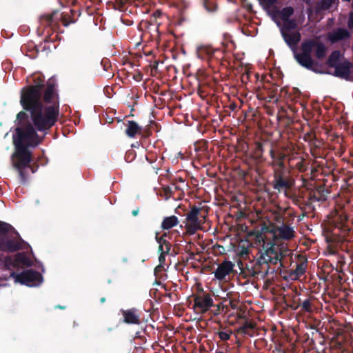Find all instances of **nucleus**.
Returning a JSON list of instances; mask_svg holds the SVG:
<instances>
[{
  "instance_id": "obj_33",
  "label": "nucleus",
  "mask_w": 353,
  "mask_h": 353,
  "mask_svg": "<svg viewBox=\"0 0 353 353\" xmlns=\"http://www.w3.org/2000/svg\"><path fill=\"white\" fill-rule=\"evenodd\" d=\"M40 24L44 27L53 28L56 24L54 20V15L51 14L41 16L40 18Z\"/></svg>"
},
{
  "instance_id": "obj_40",
  "label": "nucleus",
  "mask_w": 353,
  "mask_h": 353,
  "mask_svg": "<svg viewBox=\"0 0 353 353\" xmlns=\"http://www.w3.org/2000/svg\"><path fill=\"white\" fill-rule=\"evenodd\" d=\"M216 334L221 341H226L230 339L232 332L231 330H221L219 331Z\"/></svg>"
},
{
  "instance_id": "obj_41",
  "label": "nucleus",
  "mask_w": 353,
  "mask_h": 353,
  "mask_svg": "<svg viewBox=\"0 0 353 353\" xmlns=\"http://www.w3.org/2000/svg\"><path fill=\"white\" fill-rule=\"evenodd\" d=\"M136 157V152L134 150H128L125 154V160L128 163L132 162Z\"/></svg>"
},
{
  "instance_id": "obj_12",
  "label": "nucleus",
  "mask_w": 353,
  "mask_h": 353,
  "mask_svg": "<svg viewBox=\"0 0 353 353\" xmlns=\"http://www.w3.org/2000/svg\"><path fill=\"white\" fill-rule=\"evenodd\" d=\"M10 277L14 279L16 283H19L29 287L39 285L43 281L42 275L39 272L32 269L24 270L19 274L12 272Z\"/></svg>"
},
{
  "instance_id": "obj_54",
  "label": "nucleus",
  "mask_w": 353,
  "mask_h": 353,
  "mask_svg": "<svg viewBox=\"0 0 353 353\" xmlns=\"http://www.w3.org/2000/svg\"><path fill=\"white\" fill-rule=\"evenodd\" d=\"M117 3L121 8H123L128 0H116Z\"/></svg>"
},
{
  "instance_id": "obj_62",
  "label": "nucleus",
  "mask_w": 353,
  "mask_h": 353,
  "mask_svg": "<svg viewBox=\"0 0 353 353\" xmlns=\"http://www.w3.org/2000/svg\"><path fill=\"white\" fill-rule=\"evenodd\" d=\"M139 212V208H137V209H135V210H132V214L133 216H137V215H138Z\"/></svg>"
},
{
  "instance_id": "obj_22",
  "label": "nucleus",
  "mask_w": 353,
  "mask_h": 353,
  "mask_svg": "<svg viewBox=\"0 0 353 353\" xmlns=\"http://www.w3.org/2000/svg\"><path fill=\"white\" fill-rule=\"evenodd\" d=\"M125 134L130 138H134L137 134H142V128L134 121H128L126 123Z\"/></svg>"
},
{
  "instance_id": "obj_46",
  "label": "nucleus",
  "mask_w": 353,
  "mask_h": 353,
  "mask_svg": "<svg viewBox=\"0 0 353 353\" xmlns=\"http://www.w3.org/2000/svg\"><path fill=\"white\" fill-rule=\"evenodd\" d=\"M230 349V346L228 344L223 343V345H219V349L216 350V353H228Z\"/></svg>"
},
{
  "instance_id": "obj_45",
  "label": "nucleus",
  "mask_w": 353,
  "mask_h": 353,
  "mask_svg": "<svg viewBox=\"0 0 353 353\" xmlns=\"http://www.w3.org/2000/svg\"><path fill=\"white\" fill-rule=\"evenodd\" d=\"M296 275L301 276L305 273V268L303 263H297L295 270Z\"/></svg>"
},
{
  "instance_id": "obj_14",
  "label": "nucleus",
  "mask_w": 353,
  "mask_h": 353,
  "mask_svg": "<svg viewBox=\"0 0 353 353\" xmlns=\"http://www.w3.org/2000/svg\"><path fill=\"white\" fill-rule=\"evenodd\" d=\"M33 81L34 85L23 88L21 90L20 100L32 93L37 97L38 101H41V91L45 88V77L42 74H39L34 77Z\"/></svg>"
},
{
  "instance_id": "obj_61",
  "label": "nucleus",
  "mask_w": 353,
  "mask_h": 353,
  "mask_svg": "<svg viewBox=\"0 0 353 353\" xmlns=\"http://www.w3.org/2000/svg\"><path fill=\"white\" fill-rule=\"evenodd\" d=\"M236 107H237V105L234 103H232L230 104V105H229L230 109L233 111L236 108Z\"/></svg>"
},
{
  "instance_id": "obj_59",
  "label": "nucleus",
  "mask_w": 353,
  "mask_h": 353,
  "mask_svg": "<svg viewBox=\"0 0 353 353\" xmlns=\"http://www.w3.org/2000/svg\"><path fill=\"white\" fill-rule=\"evenodd\" d=\"M163 269V265L159 264V265H157L155 269H154V272L157 273V272H160Z\"/></svg>"
},
{
  "instance_id": "obj_42",
  "label": "nucleus",
  "mask_w": 353,
  "mask_h": 353,
  "mask_svg": "<svg viewBox=\"0 0 353 353\" xmlns=\"http://www.w3.org/2000/svg\"><path fill=\"white\" fill-rule=\"evenodd\" d=\"M26 168H30L31 170H32V172L34 173L37 171V168H38V165H30V163L28 166H27V167L23 168V171H24V173L26 175V181H23L21 177H20L21 182L22 183H25L27 181L28 173L26 172ZM19 176H21L19 175Z\"/></svg>"
},
{
  "instance_id": "obj_29",
  "label": "nucleus",
  "mask_w": 353,
  "mask_h": 353,
  "mask_svg": "<svg viewBox=\"0 0 353 353\" xmlns=\"http://www.w3.org/2000/svg\"><path fill=\"white\" fill-rule=\"evenodd\" d=\"M283 26L281 28L280 31L283 32H292L297 28L296 21L294 19H290L283 21Z\"/></svg>"
},
{
  "instance_id": "obj_60",
  "label": "nucleus",
  "mask_w": 353,
  "mask_h": 353,
  "mask_svg": "<svg viewBox=\"0 0 353 353\" xmlns=\"http://www.w3.org/2000/svg\"><path fill=\"white\" fill-rule=\"evenodd\" d=\"M256 237L259 241H261V240L263 241V235L260 232H257Z\"/></svg>"
},
{
  "instance_id": "obj_20",
  "label": "nucleus",
  "mask_w": 353,
  "mask_h": 353,
  "mask_svg": "<svg viewBox=\"0 0 353 353\" xmlns=\"http://www.w3.org/2000/svg\"><path fill=\"white\" fill-rule=\"evenodd\" d=\"M350 37V32L345 28H339L336 30L330 32L327 34V38L332 43H336Z\"/></svg>"
},
{
  "instance_id": "obj_53",
  "label": "nucleus",
  "mask_w": 353,
  "mask_h": 353,
  "mask_svg": "<svg viewBox=\"0 0 353 353\" xmlns=\"http://www.w3.org/2000/svg\"><path fill=\"white\" fill-rule=\"evenodd\" d=\"M135 339H138L140 341V345L142 343H145L146 342V338L143 336H137Z\"/></svg>"
},
{
  "instance_id": "obj_18",
  "label": "nucleus",
  "mask_w": 353,
  "mask_h": 353,
  "mask_svg": "<svg viewBox=\"0 0 353 353\" xmlns=\"http://www.w3.org/2000/svg\"><path fill=\"white\" fill-rule=\"evenodd\" d=\"M281 36L286 43V44L294 51L297 44L301 39V34L299 31L283 32L281 31Z\"/></svg>"
},
{
  "instance_id": "obj_10",
  "label": "nucleus",
  "mask_w": 353,
  "mask_h": 353,
  "mask_svg": "<svg viewBox=\"0 0 353 353\" xmlns=\"http://www.w3.org/2000/svg\"><path fill=\"white\" fill-rule=\"evenodd\" d=\"M273 180L272 185L275 190L279 192L290 190L294 184V180L290 174V171L287 167L272 169Z\"/></svg>"
},
{
  "instance_id": "obj_35",
  "label": "nucleus",
  "mask_w": 353,
  "mask_h": 353,
  "mask_svg": "<svg viewBox=\"0 0 353 353\" xmlns=\"http://www.w3.org/2000/svg\"><path fill=\"white\" fill-rule=\"evenodd\" d=\"M263 144L260 142L255 143L253 155L257 161L263 160Z\"/></svg>"
},
{
  "instance_id": "obj_9",
  "label": "nucleus",
  "mask_w": 353,
  "mask_h": 353,
  "mask_svg": "<svg viewBox=\"0 0 353 353\" xmlns=\"http://www.w3.org/2000/svg\"><path fill=\"white\" fill-rule=\"evenodd\" d=\"M221 303L214 304L213 299L210 293L201 292L194 295L193 309L195 312L200 314H204L210 312L213 315H217L220 313Z\"/></svg>"
},
{
  "instance_id": "obj_15",
  "label": "nucleus",
  "mask_w": 353,
  "mask_h": 353,
  "mask_svg": "<svg viewBox=\"0 0 353 353\" xmlns=\"http://www.w3.org/2000/svg\"><path fill=\"white\" fill-rule=\"evenodd\" d=\"M352 67V63L347 60H345L339 63V64L334 68L335 70L334 74L346 81H353V77L351 74Z\"/></svg>"
},
{
  "instance_id": "obj_50",
  "label": "nucleus",
  "mask_w": 353,
  "mask_h": 353,
  "mask_svg": "<svg viewBox=\"0 0 353 353\" xmlns=\"http://www.w3.org/2000/svg\"><path fill=\"white\" fill-rule=\"evenodd\" d=\"M347 26L350 28H353V12H351L347 21Z\"/></svg>"
},
{
  "instance_id": "obj_49",
  "label": "nucleus",
  "mask_w": 353,
  "mask_h": 353,
  "mask_svg": "<svg viewBox=\"0 0 353 353\" xmlns=\"http://www.w3.org/2000/svg\"><path fill=\"white\" fill-rule=\"evenodd\" d=\"M161 252V254L159 257V261L160 262V264L162 265L163 263H165V255L167 254L164 253L163 251H159Z\"/></svg>"
},
{
  "instance_id": "obj_1",
  "label": "nucleus",
  "mask_w": 353,
  "mask_h": 353,
  "mask_svg": "<svg viewBox=\"0 0 353 353\" xmlns=\"http://www.w3.org/2000/svg\"><path fill=\"white\" fill-rule=\"evenodd\" d=\"M17 125L13 137L15 152L12 155L13 167L18 171L22 181H25L26 175L23 168L32 161V153L29 147L35 148L43 141L44 136L40 137L37 130L29 120L28 114L23 110L17 114L15 121Z\"/></svg>"
},
{
  "instance_id": "obj_56",
  "label": "nucleus",
  "mask_w": 353,
  "mask_h": 353,
  "mask_svg": "<svg viewBox=\"0 0 353 353\" xmlns=\"http://www.w3.org/2000/svg\"><path fill=\"white\" fill-rule=\"evenodd\" d=\"M312 135H316V134L312 132L305 134L304 136L305 141H306V139L312 140Z\"/></svg>"
},
{
  "instance_id": "obj_27",
  "label": "nucleus",
  "mask_w": 353,
  "mask_h": 353,
  "mask_svg": "<svg viewBox=\"0 0 353 353\" xmlns=\"http://www.w3.org/2000/svg\"><path fill=\"white\" fill-rule=\"evenodd\" d=\"M341 57V52L339 50H334L328 57L326 61V65L330 68H335L339 64V59Z\"/></svg>"
},
{
  "instance_id": "obj_48",
  "label": "nucleus",
  "mask_w": 353,
  "mask_h": 353,
  "mask_svg": "<svg viewBox=\"0 0 353 353\" xmlns=\"http://www.w3.org/2000/svg\"><path fill=\"white\" fill-rule=\"evenodd\" d=\"M172 185L174 186V191H181V192H183V188L185 187V186L178 185L176 184V181H174V180H172Z\"/></svg>"
},
{
  "instance_id": "obj_19",
  "label": "nucleus",
  "mask_w": 353,
  "mask_h": 353,
  "mask_svg": "<svg viewBox=\"0 0 353 353\" xmlns=\"http://www.w3.org/2000/svg\"><path fill=\"white\" fill-rule=\"evenodd\" d=\"M328 190L324 185H319L309 193L308 200L310 203L315 201H324L327 199Z\"/></svg>"
},
{
  "instance_id": "obj_25",
  "label": "nucleus",
  "mask_w": 353,
  "mask_h": 353,
  "mask_svg": "<svg viewBox=\"0 0 353 353\" xmlns=\"http://www.w3.org/2000/svg\"><path fill=\"white\" fill-rule=\"evenodd\" d=\"M336 0H321L316 3L314 8L316 14H319L322 11L330 9Z\"/></svg>"
},
{
  "instance_id": "obj_38",
  "label": "nucleus",
  "mask_w": 353,
  "mask_h": 353,
  "mask_svg": "<svg viewBox=\"0 0 353 353\" xmlns=\"http://www.w3.org/2000/svg\"><path fill=\"white\" fill-rule=\"evenodd\" d=\"M2 261L5 268L7 270H10L12 268H15L17 265L16 256L14 257V259H13L11 256H6L3 258Z\"/></svg>"
},
{
  "instance_id": "obj_52",
  "label": "nucleus",
  "mask_w": 353,
  "mask_h": 353,
  "mask_svg": "<svg viewBox=\"0 0 353 353\" xmlns=\"http://www.w3.org/2000/svg\"><path fill=\"white\" fill-rule=\"evenodd\" d=\"M162 12L159 10H156L153 13V17H154V20H156L157 18H159L162 15Z\"/></svg>"
},
{
  "instance_id": "obj_23",
  "label": "nucleus",
  "mask_w": 353,
  "mask_h": 353,
  "mask_svg": "<svg viewBox=\"0 0 353 353\" xmlns=\"http://www.w3.org/2000/svg\"><path fill=\"white\" fill-rule=\"evenodd\" d=\"M314 299L312 297H310L306 299L305 300L301 301V299L299 300V303L296 306L297 308H301V311L303 312H308L312 313L314 310V306L312 303V301Z\"/></svg>"
},
{
  "instance_id": "obj_28",
  "label": "nucleus",
  "mask_w": 353,
  "mask_h": 353,
  "mask_svg": "<svg viewBox=\"0 0 353 353\" xmlns=\"http://www.w3.org/2000/svg\"><path fill=\"white\" fill-rule=\"evenodd\" d=\"M17 264H21L26 267H31L33 265L32 261L28 258L25 252H18L16 254Z\"/></svg>"
},
{
  "instance_id": "obj_31",
  "label": "nucleus",
  "mask_w": 353,
  "mask_h": 353,
  "mask_svg": "<svg viewBox=\"0 0 353 353\" xmlns=\"http://www.w3.org/2000/svg\"><path fill=\"white\" fill-rule=\"evenodd\" d=\"M263 89L267 90L270 101L275 98L278 93V85L270 83L263 85Z\"/></svg>"
},
{
  "instance_id": "obj_7",
  "label": "nucleus",
  "mask_w": 353,
  "mask_h": 353,
  "mask_svg": "<svg viewBox=\"0 0 353 353\" xmlns=\"http://www.w3.org/2000/svg\"><path fill=\"white\" fill-rule=\"evenodd\" d=\"M274 223L269 230L273 233L277 239L285 241H291L296 237V232L294 227L291 226L285 221V217L280 213H274L273 216Z\"/></svg>"
},
{
  "instance_id": "obj_21",
  "label": "nucleus",
  "mask_w": 353,
  "mask_h": 353,
  "mask_svg": "<svg viewBox=\"0 0 353 353\" xmlns=\"http://www.w3.org/2000/svg\"><path fill=\"white\" fill-rule=\"evenodd\" d=\"M217 50H214L210 46H201L197 48L196 52L197 56L199 59L203 60H206L209 62L210 66V62L212 61V59L214 56V53Z\"/></svg>"
},
{
  "instance_id": "obj_13",
  "label": "nucleus",
  "mask_w": 353,
  "mask_h": 353,
  "mask_svg": "<svg viewBox=\"0 0 353 353\" xmlns=\"http://www.w3.org/2000/svg\"><path fill=\"white\" fill-rule=\"evenodd\" d=\"M43 88V96L41 95L42 103L49 105L48 106L57 105V110H59V96L56 89L55 80L53 78L49 79Z\"/></svg>"
},
{
  "instance_id": "obj_34",
  "label": "nucleus",
  "mask_w": 353,
  "mask_h": 353,
  "mask_svg": "<svg viewBox=\"0 0 353 353\" xmlns=\"http://www.w3.org/2000/svg\"><path fill=\"white\" fill-rule=\"evenodd\" d=\"M312 139H306V141L309 143L311 148V152H312L314 150L320 149L323 145V141L316 137V135H312Z\"/></svg>"
},
{
  "instance_id": "obj_57",
  "label": "nucleus",
  "mask_w": 353,
  "mask_h": 353,
  "mask_svg": "<svg viewBox=\"0 0 353 353\" xmlns=\"http://www.w3.org/2000/svg\"><path fill=\"white\" fill-rule=\"evenodd\" d=\"M293 202L295 205L299 206L301 204H302V201L299 199V198H295L294 200H293Z\"/></svg>"
},
{
  "instance_id": "obj_37",
  "label": "nucleus",
  "mask_w": 353,
  "mask_h": 353,
  "mask_svg": "<svg viewBox=\"0 0 353 353\" xmlns=\"http://www.w3.org/2000/svg\"><path fill=\"white\" fill-rule=\"evenodd\" d=\"M205 10L210 13L214 12L217 9V5L210 0H200Z\"/></svg>"
},
{
  "instance_id": "obj_30",
  "label": "nucleus",
  "mask_w": 353,
  "mask_h": 353,
  "mask_svg": "<svg viewBox=\"0 0 353 353\" xmlns=\"http://www.w3.org/2000/svg\"><path fill=\"white\" fill-rule=\"evenodd\" d=\"M274 11L279 12L281 19L283 21L290 19V17L293 15L294 10L291 6H287L281 9V11H278L277 9Z\"/></svg>"
},
{
  "instance_id": "obj_26",
  "label": "nucleus",
  "mask_w": 353,
  "mask_h": 353,
  "mask_svg": "<svg viewBox=\"0 0 353 353\" xmlns=\"http://www.w3.org/2000/svg\"><path fill=\"white\" fill-rule=\"evenodd\" d=\"M178 223V218L176 216L172 215L163 219L161 223V228L163 230H170L176 226Z\"/></svg>"
},
{
  "instance_id": "obj_6",
  "label": "nucleus",
  "mask_w": 353,
  "mask_h": 353,
  "mask_svg": "<svg viewBox=\"0 0 353 353\" xmlns=\"http://www.w3.org/2000/svg\"><path fill=\"white\" fill-rule=\"evenodd\" d=\"M279 261V257L274 248V245L271 244L270 247L267 248L264 252L261 253L250 272L254 276L259 274L265 276L270 270V264L276 265Z\"/></svg>"
},
{
  "instance_id": "obj_2",
  "label": "nucleus",
  "mask_w": 353,
  "mask_h": 353,
  "mask_svg": "<svg viewBox=\"0 0 353 353\" xmlns=\"http://www.w3.org/2000/svg\"><path fill=\"white\" fill-rule=\"evenodd\" d=\"M20 104L23 110L30 114L31 123L37 131L46 134L48 130L57 123L59 115L57 106H46L34 94L23 97Z\"/></svg>"
},
{
  "instance_id": "obj_8",
  "label": "nucleus",
  "mask_w": 353,
  "mask_h": 353,
  "mask_svg": "<svg viewBox=\"0 0 353 353\" xmlns=\"http://www.w3.org/2000/svg\"><path fill=\"white\" fill-rule=\"evenodd\" d=\"M208 214V209H205L204 207L192 206L190 210L186 214L185 227L187 232L190 234H193L200 230L202 224L205 222Z\"/></svg>"
},
{
  "instance_id": "obj_5",
  "label": "nucleus",
  "mask_w": 353,
  "mask_h": 353,
  "mask_svg": "<svg viewBox=\"0 0 353 353\" xmlns=\"http://www.w3.org/2000/svg\"><path fill=\"white\" fill-rule=\"evenodd\" d=\"M30 245L10 223L0 221V250L13 253L28 250Z\"/></svg>"
},
{
  "instance_id": "obj_39",
  "label": "nucleus",
  "mask_w": 353,
  "mask_h": 353,
  "mask_svg": "<svg viewBox=\"0 0 353 353\" xmlns=\"http://www.w3.org/2000/svg\"><path fill=\"white\" fill-rule=\"evenodd\" d=\"M274 248L277 251V253H278V255L279 257V262H280L281 263H282L281 262L282 259L284 257H285L286 256L290 255L291 253V251L289 249L285 248L283 247L281 248H278L274 246Z\"/></svg>"
},
{
  "instance_id": "obj_17",
  "label": "nucleus",
  "mask_w": 353,
  "mask_h": 353,
  "mask_svg": "<svg viewBox=\"0 0 353 353\" xmlns=\"http://www.w3.org/2000/svg\"><path fill=\"white\" fill-rule=\"evenodd\" d=\"M121 312L123 315V321L125 323L133 325L141 324L140 312L137 309L132 307L128 310H121Z\"/></svg>"
},
{
  "instance_id": "obj_44",
  "label": "nucleus",
  "mask_w": 353,
  "mask_h": 353,
  "mask_svg": "<svg viewBox=\"0 0 353 353\" xmlns=\"http://www.w3.org/2000/svg\"><path fill=\"white\" fill-rule=\"evenodd\" d=\"M163 192L166 196V198L172 197L174 195V191L173 190L172 187L170 186H164L163 188Z\"/></svg>"
},
{
  "instance_id": "obj_63",
  "label": "nucleus",
  "mask_w": 353,
  "mask_h": 353,
  "mask_svg": "<svg viewBox=\"0 0 353 353\" xmlns=\"http://www.w3.org/2000/svg\"><path fill=\"white\" fill-rule=\"evenodd\" d=\"M134 78L136 81H141L142 79V74L139 73L137 76H134Z\"/></svg>"
},
{
  "instance_id": "obj_32",
  "label": "nucleus",
  "mask_w": 353,
  "mask_h": 353,
  "mask_svg": "<svg viewBox=\"0 0 353 353\" xmlns=\"http://www.w3.org/2000/svg\"><path fill=\"white\" fill-rule=\"evenodd\" d=\"M256 323L249 319H246L242 325L239 327V331L245 334L250 335V330H253L255 328Z\"/></svg>"
},
{
  "instance_id": "obj_47",
  "label": "nucleus",
  "mask_w": 353,
  "mask_h": 353,
  "mask_svg": "<svg viewBox=\"0 0 353 353\" xmlns=\"http://www.w3.org/2000/svg\"><path fill=\"white\" fill-rule=\"evenodd\" d=\"M299 208L303 210V211H305L306 209H312L314 210V207L312 206V203H310V201H307L305 202H303L302 204H301L299 206Z\"/></svg>"
},
{
  "instance_id": "obj_64",
  "label": "nucleus",
  "mask_w": 353,
  "mask_h": 353,
  "mask_svg": "<svg viewBox=\"0 0 353 353\" xmlns=\"http://www.w3.org/2000/svg\"><path fill=\"white\" fill-rule=\"evenodd\" d=\"M307 14H308V15H309V16H310V14H312V8H307Z\"/></svg>"
},
{
  "instance_id": "obj_51",
  "label": "nucleus",
  "mask_w": 353,
  "mask_h": 353,
  "mask_svg": "<svg viewBox=\"0 0 353 353\" xmlns=\"http://www.w3.org/2000/svg\"><path fill=\"white\" fill-rule=\"evenodd\" d=\"M149 26L148 28H150V26H154V28H155V31L157 32V36H159V24L160 23H158L157 21H154V24H152V21L151 22H149Z\"/></svg>"
},
{
  "instance_id": "obj_55",
  "label": "nucleus",
  "mask_w": 353,
  "mask_h": 353,
  "mask_svg": "<svg viewBox=\"0 0 353 353\" xmlns=\"http://www.w3.org/2000/svg\"><path fill=\"white\" fill-rule=\"evenodd\" d=\"M249 74H243L241 76V81L243 83H245L249 79Z\"/></svg>"
},
{
  "instance_id": "obj_3",
  "label": "nucleus",
  "mask_w": 353,
  "mask_h": 353,
  "mask_svg": "<svg viewBox=\"0 0 353 353\" xmlns=\"http://www.w3.org/2000/svg\"><path fill=\"white\" fill-rule=\"evenodd\" d=\"M300 53L294 51V58L302 67L312 70L316 73H323L319 68V63L312 59V52L314 51V57L319 60L325 58L327 48L326 46L318 38L307 39L301 44Z\"/></svg>"
},
{
  "instance_id": "obj_24",
  "label": "nucleus",
  "mask_w": 353,
  "mask_h": 353,
  "mask_svg": "<svg viewBox=\"0 0 353 353\" xmlns=\"http://www.w3.org/2000/svg\"><path fill=\"white\" fill-rule=\"evenodd\" d=\"M165 236L166 234H163L160 237L157 234L155 239L159 243V251H163L164 253L168 254L170 251L172 244L165 239Z\"/></svg>"
},
{
  "instance_id": "obj_4",
  "label": "nucleus",
  "mask_w": 353,
  "mask_h": 353,
  "mask_svg": "<svg viewBox=\"0 0 353 353\" xmlns=\"http://www.w3.org/2000/svg\"><path fill=\"white\" fill-rule=\"evenodd\" d=\"M329 225L325 234V241L330 245H339L347 239L351 228L347 215L342 210H334L328 215Z\"/></svg>"
},
{
  "instance_id": "obj_11",
  "label": "nucleus",
  "mask_w": 353,
  "mask_h": 353,
  "mask_svg": "<svg viewBox=\"0 0 353 353\" xmlns=\"http://www.w3.org/2000/svg\"><path fill=\"white\" fill-rule=\"evenodd\" d=\"M290 151L291 149L288 146L279 147L271 143L269 150L270 161L268 162V165L272 169L287 167L285 160Z\"/></svg>"
},
{
  "instance_id": "obj_36",
  "label": "nucleus",
  "mask_w": 353,
  "mask_h": 353,
  "mask_svg": "<svg viewBox=\"0 0 353 353\" xmlns=\"http://www.w3.org/2000/svg\"><path fill=\"white\" fill-rule=\"evenodd\" d=\"M258 1L265 10H274L277 9L278 0H258Z\"/></svg>"
},
{
  "instance_id": "obj_43",
  "label": "nucleus",
  "mask_w": 353,
  "mask_h": 353,
  "mask_svg": "<svg viewBox=\"0 0 353 353\" xmlns=\"http://www.w3.org/2000/svg\"><path fill=\"white\" fill-rule=\"evenodd\" d=\"M101 65L105 71H109L111 69L112 65L108 59H103L101 61Z\"/></svg>"
},
{
  "instance_id": "obj_16",
  "label": "nucleus",
  "mask_w": 353,
  "mask_h": 353,
  "mask_svg": "<svg viewBox=\"0 0 353 353\" xmlns=\"http://www.w3.org/2000/svg\"><path fill=\"white\" fill-rule=\"evenodd\" d=\"M234 264L230 261L225 260L218 265V268L214 272V277L219 280L223 281L225 277L234 272Z\"/></svg>"
},
{
  "instance_id": "obj_58",
  "label": "nucleus",
  "mask_w": 353,
  "mask_h": 353,
  "mask_svg": "<svg viewBox=\"0 0 353 353\" xmlns=\"http://www.w3.org/2000/svg\"><path fill=\"white\" fill-rule=\"evenodd\" d=\"M176 181H178L179 182H180V183H183V186H185V187H187V186H188L187 183H185V180H184L183 178L179 177V178L178 179V180L175 179L174 181H176Z\"/></svg>"
}]
</instances>
